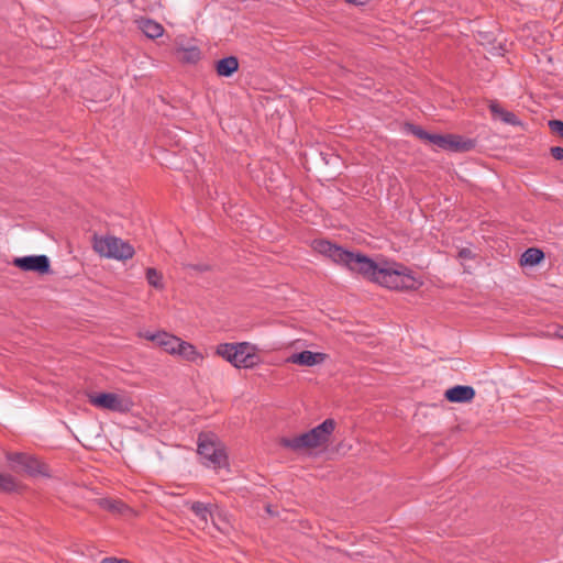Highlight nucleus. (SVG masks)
Here are the masks:
<instances>
[{"instance_id": "obj_1", "label": "nucleus", "mask_w": 563, "mask_h": 563, "mask_svg": "<svg viewBox=\"0 0 563 563\" xmlns=\"http://www.w3.org/2000/svg\"><path fill=\"white\" fill-rule=\"evenodd\" d=\"M312 249L335 264L391 290H417L423 285V279L401 263L374 262L361 253L343 250L325 240H314Z\"/></svg>"}, {"instance_id": "obj_2", "label": "nucleus", "mask_w": 563, "mask_h": 563, "mask_svg": "<svg viewBox=\"0 0 563 563\" xmlns=\"http://www.w3.org/2000/svg\"><path fill=\"white\" fill-rule=\"evenodd\" d=\"M139 338L153 342L164 353L189 364L201 366L206 354L194 343L164 330L140 331Z\"/></svg>"}, {"instance_id": "obj_3", "label": "nucleus", "mask_w": 563, "mask_h": 563, "mask_svg": "<svg viewBox=\"0 0 563 563\" xmlns=\"http://www.w3.org/2000/svg\"><path fill=\"white\" fill-rule=\"evenodd\" d=\"M214 354L238 369H252L262 363L257 345L246 341L219 343Z\"/></svg>"}, {"instance_id": "obj_4", "label": "nucleus", "mask_w": 563, "mask_h": 563, "mask_svg": "<svg viewBox=\"0 0 563 563\" xmlns=\"http://www.w3.org/2000/svg\"><path fill=\"white\" fill-rule=\"evenodd\" d=\"M197 452L203 464L214 471H229V461L225 448L220 439L212 432H202L198 437Z\"/></svg>"}, {"instance_id": "obj_5", "label": "nucleus", "mask_w": 563, "mask_h": 563, "mask_svg": "<svg viewBox=\"0 0 563 563\" xmlns=\"http://www.w3.org/2000/svg\"><path fill=\"white\" fill-rule=\"evenodd\" d=\"M335 429L333 419H325L310 431L295 437L286 442L294 450H316L325 446Z\"/></svg>"}, {"instance_id": "obj_6", "label": "nucleus", "mask_w": 563, "mask_h": 563, "mask_svg": "<svg viewBox=\"0 0 563 563\" xmlns=\"http://www.w3.org/2000/svg\"><path fill=\"white\" fill-rule=\"evenodd\" d=\"M92 249L99 256L117 261L130 260L135 253L131 244L113 235H95Z\"/></svg>"}, {"instance_id": "obj_7", "label": "nucleus", "mask_w": 563, "mask_h": 563, "mask_svg": "<svg viewBox=\"0 0 563 563\" xmlns=\"http://www.w3.org/2000/svg\"><path fill=\"white\" fill-rule=\"evenodd\" d=\"M87 397L95 408L119 413H126L134 406L132 398L124 391H95L89 393Z\"/></svg>"}, {"instance_id": "obj_8", "label": "nucleus", "mask_w": 563, "mask_h": 563, "mask_svg": "<svg viewBox=\"0 0 563 563\" xmlns=\"http://www.w3.org/2000/svg\"><path fill=\"white\" fill-rule=\"evenodd\" d=\"M7 460L11 470L24 472L31 476L47 475L45 465L33 455L26 453H10Z\"/></svg>"}, {"instance_id": "obj_9", "label": "nucleus", "mask_w": 563, "mask_h": 563, "mask_svg": "<svg viewBox=\"0 0 563 563\" xmlns=\"http://www.w3.org/2000/svg\"><path fill=\"white\" fill-rule=\"evenodd\" d=\"M12 264L23 272H34L40 275H45L51 272V261L48 256L44 254L15 257Z\"/></svg>"}, {"instance_id": "obj_10", "label": "nucleus", "mask_w": 563, "mask_h": 563, "mask_svg": "<svg viewBox=\"0 0 563 563\" xmlns=\"http://www.w3.org/2000/svg\"><path fill=\"white\" fill-rule=\"evenodd\" d=\"M429 142L442 150L451 152H464L474 146L471 140L463 139L455 134H433L432 137H429Z\"/></svg>"}, {"instance_id": "obj_11", "label": "nucleus", "mask_w": 563, "mask_h": 563, "mask_svg": "<svg viewBox=\"0 0 563 563\" xmlns=\"http://www.w3.org/2000/svg\"><path fill=\"white\" fill-rule=\"evenodd\" d=\"M328 358L329 355L324 352L303 350L291 353L286 362L302 367H314L323 365Z\"/></svg>"}, {"instance_id": "obj_12", "label": "nucleus", "mask_w": 563, "mask_h": 563, "mask_svg": "<svg viewBox=\"0 0 563 563\" xmlns=\"http://www.w3.org/2000/svg\"><path fill=\"white\" fill-rule=\"evenodd\" d=\"M186 505L190 508V510L196 516V525L200 529H206L209 519L212 517L213 505L212 504H203L200 501H187Z\"/></svg>"}, {"instance_id": "obj_13", "label": "nucleus", "mask_w": 563, "mask_h": 563, "mask_svg": "<svg viewBox=\"0 0 563 563\" xmlns=\"http://www.w3.org/2000/svg\"><path fill=\"white\" fill-rule=\"evenodd\" d=\"M444 396L450 402H470L475 397V390L471 386L457 385L449 388Z\"/></svg>"}, {"instance_id": "obj_14", "label": "nucleus", "mask_w": 563, "mask_h": 563, "mask_svg": "<svg viewBox=\"0 0 563 563\" xmlns=\"http://www.w3.org/2000/svg\"><path fill=\"white\" fill-rule=\"evenodd\" d=\"M490 112L496 120H500L504 123L511 124V125H519L520 121L517 119L515 113L504 109L499 103L497 102H490L489 104Z\"/></svg>"}, {"instance_id": "obj_15", "label": "nucleus", "mask_w": 563, "mask_h": 563, "mask_svg": "<svg viewBox=\"0 0 563 563\" xmlns=\"http://www.w3.org/2000/svg\"><path fill=\"white\" fill-rule=\"evenodd\" d=\"M239 68V60L234 56H228L217 62L216 70L221 77L232 76Z\"/></svg>"}, {"instance_id": "obj_16", "label": "nucleus", "mask_w": 563, "mask_h": 563, "mask_svg": "<svg viewBox=\"0 0 563 563\" xmlns=\"http://www.w3.org/2000/svg\"><path fill=\"white\" fill-rule=\"evenodd\" d=\"M139 27L148 38H158L164 34L163 25L151 19L140 20Z\"/></svg>"}, {"instance_id": "obj_17", "label": "nucleus", "mask_w": 563, "mask_h": 563, "mask_svg": "<svg viewBox=\"0 0 563 563\" xmlns=\"http://www.w3.org/2000/svg\"><path fill=\"white\" fill-rule=\"evenodd\" d=\"M179 59L184 63H196L200 59L201 53L196 45H179L176 49Z\"/></svg>"}, {"instance_id": "obj_18", "label": "nucleus", "mask_w": 563, "mask_h": 563, "mask_svg": "<svg viewBox=\"0 0 563 563\" xmlns=\"http://www.w3.org/2000/svg\"><path fill=\"white\" fill-rule=\"evenodd\" d=\"M543 258L544 254L541 250L530 247L521 255L520 264L522 266H536L540 264Z\"/></svg>"}, {"instance_id": "obj_19", "label": "nucleus", "mask_w": 563, "mask_h": 563, "mask_svg": "<svg viewBox=\"0 0 563 563\" xmlns=\"http://www.w3.org/2000/svg\"><path fill=\"white\" fill-rule=\"evenodd\" d=\"M147 284L157 289L163 290L165 288V283L162 273H159L156 268H147L145 273Z\"/></svg>"}, {"instance_id": "obj_20", "label": "nucleus", "mask_w": 563, "mask_h": 563, "mask_svg": "<svg viewBox=\"0 0 563 563\" xmlns=\"http://www.w3.org/2000/svg\"><path fill=\"white\" fill-rule=\"evenodd\" d=\"M18 487V484L13 476L0 472V490L13 492Z\"/></svg>"}, {"instance_id": "obj_21", "label": "nucleus", "mask_w": 563, "mask_h": 563, "mask_svg": "<svg viewBox=\"0 0 563 563\" xmlns=\"http://www.w3.org/2000/svg\"><path fill=\"white\" fill-rule=\"evenodd\" d=\"M102 507L111 511L122 512L125 506L119 500L104 499L101 501Z\"/></svg>"}, {"instance_id": "obj_22", "label": "nucleus", "mask_w": 563, "mask_h": 563, "mask_svg": "<svg viewBox=\"0 0 563 563\" xmlns=\"http://www.w3.org/2000/svg\"><path fill=\"white\" fill-rule=\"evenodd\" d=\"M549 128L551 132L559 137L563 139V121L560 120H551L549 121Z\"/></svg>"}, {"instance_id": "obj_23", "label": "nucleus", "mask_w": 563, "mask_h": 563, "mask_svg": "<svg viewBox=\"0 0 563 563\" xmlns=\"http://www.w3.org/2000/svg\"><path fill=\"white\" fill-rule=\"evenodd\" d=\"M550 152H551V155L556 161H563V147L554 146V147H551Z\"/></svg>"}, {"instance_id": "obj_24", "label": "nucleus", "mask_w": 563, "mask_h": 563, "mask_svg": "<svg viewBox=\"0 0 563 563\" xmlns=\"http://www.w3.org/2000/svg\"><path fill=\"white\" fill-rule=\"evenodd\" d=\"M459 257L463 261L472 260V258H474V254H473L472 250H470V249H462L459 252Z\"/></svg>"}, {"instance_id": "obj_25", "label": "nucleus", "mask_w": 563, "mask_h": 563, "mask_svg": "<svg viewBox=\"0 0 563 563\" xmlns=\"http://www.w3.org/2000/svg\"><path fill=\"white\" fill-rule=\"evenodd\" d=\"M415 134L422 139V140H427L429 142V137H432L433 134H430V133H427L426 131L421 130V129H416L415 131Z\"/></svg>"}, {"instance_id": "obj_26", "label": "nucleus", "mask_w": 563, "mask_h": 563, "mask_svg": "<svg viewBox=\"0 0 563 563\" xmlns=\"http://www.w3.org/2000/svg\"><path fill=\"white\" fill-rule=\"evenodd\" d=\"M100 563H129L126 560H119L114 558L103 559Z\"/></svg>"}, {"instance_id": "obj_27", "label": "nucleus", "mask_w": 563, "mask_h": 563, "mask_svg": "<svg viewBox=\"0 0 563 563\" xmlns=\"http://www.w3.org/2000/svg\"><path fill=\"white\" fill-rule=\"evenodd\" d=\"M556 335L561 339H563V328H560L558 331H556Z\"/></svg>"}, {"instance_id": "obj_28", "label": "nucleus", "mask_w": 563, "mask_h": 563, "mask_svg": "<svg viewBox=\"0 0 563 563\" xmlns=\"http://www.w3.org/2000/svg\"><path fill=\"white\" fill-rule=\"evenodd\" d=\"M349 3H363V0H345Z\"/></svg>"}]
</instances>
